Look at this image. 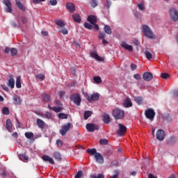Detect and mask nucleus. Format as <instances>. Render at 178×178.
Returning a JSON list of instances; mask_svg holds the SVG:
<instances>
[{
  "label": "nucleus",
  "mask_w": 178,
  "mask_h": 178,
  "mask_svg": "<svg viewBox=\"0 0 178 178\" xmlns=\"http://www.w3.org/2000/svg\"><path fill=\"white\" fill-rule=\"evenodd\" d=\"M112 115L115 120H120L124 118V111L120 108H115L113 110Z\"/></svg>",
  "instance_id": "nucleus-1"
},
{
  "label": "nucleus",
  "mask_w": 178,
  "mask_h": 178,
  "mask_svg": "<svg viewBox=\"0 0 178 178\" xmlns=\"http://www.w3.org/2000/svg\"><path fill=\"white\" fill-rule=\"evenodd\" d=\"M143 31L145 37L150 40H155V35H154V33H152V31H151L148 26L144 25L143 26Z\"/></svg>",
  "instance_id": "nucleus-2"
},
{
  "label": "nucleus",
  "mask_w": 178,
  "mask_h": 178,
  "mask_svg": "<svg viewBox=\"0 0 178 178\" xmlns=\"http://www.w3.org/2000/svg\"><path fill=\"white\" fill-rule=\"evenodd\" d=\"M83 95L88 99V102H92V101H98L99 99V95L98 93H94L90 96L88 93H83Z\"/></svg>",
  "instance_id": "nucleus-3"
},
{
  "label": "nucleus",
  "mask_w": 178,
  "mask_h": 178,
  "mask_svg": "<svg viewBox=\"0 0 178 178\" xmlns=\"http://www.w3.org/2000/svg\"><path fill=\"white\" fill-rule=\"evenodd\" d=\"M71 101L75 104V105H77V106H80V104H81V97H80V95L76 93L70 97Z\"/></svg>",
  "instance_id": "nucleus-4"
},
{
  "label": "nucleus",
  "mask_w": 178,
  "mask_h": 178,
  "mask_svg": "<svg viewBox=\"0 0 178 178\" xmlns=\"http://www.w3.org/2000/svg\"><path fill=\"white\" fill-rule=\"evenodd\" d=\"M170 16L172 22H177L178 20V11L175 8H170L169 10Z\"/></svg>",
  "instance_id": "nucleus-5"
},
{
  "label": "nucleus",
  "mask_w": 178,
  "mask_h": 178,
  "mask_svg": "<svg viewBox=\"0 0 178 178\" xmlns=\"http://www.w3.org/2000/svg\"><path fill=\"white\" fill-rule=\"evenodd\" d=\"M71 127L72 122L65 124L60 130V134H61V136H66V134L67 131H69V130H70Z\"/></svg>",
  "instance_id": "nucleus-6"
},
{
  "label": "nucleus",
  "mask_w": 178,
  "mask_h": 178,
  "mask_svg": "<svg viewBox=\"0 0 178 178\" xmlns=\"http://www.w3.org/2000/svg\"><path fill=\"white\" fill-rule=\"evenodd\" d=\"M145 115L147 119L152 122L154 120V118H155V111L151 108H149L145 111Z\"/></svg>",
  "instance_id": "nucleus-7"
},
{
  "label": "nucleus",
  "mask_w": 178,
  "mask_h": 178,
  "mask_svg": "<svg viewBox=\"0 0 178 178\" xmlns=\"http://www.w3.org/2000/svg\"><path fill=\"white\" fill-rule=\"evenodd\" d=\"M86 130L90 133H92L95 130H99V127L95 124L88 123L86 124Z\"/></svg>",
  "instance_id": "nucleus-8"
},
{
  "label": "nucleus",
  "mask_w": 178,
  "mask_h": 178,
  "mask_svg": "<svg viewBox=\"0 0 178 178\" xmlns=\"http://www.w3.org/2000/svg\"><path fill=\"white\" fill-rule=\"evenodd\" d=\"M118 127L119 129L117 131V134L121 136H124V134H126V131H127V128L122 124H118Z\"/></svg>",
  "instance_id": "nucleus-9"
},
{
  "label": "nucleus",
  "mask_w": 178,
  "mask_h": 178,
  "mask_svg": "<svg viewBox=\"0 0 178 178\" xmlns=\"http://www.w3.org/2000/svg\"><path fill=\"white\" fill-rule=\"evenodd\" d=\"M156 138L159 141H163L165 140V131L162 129H159L156 134Z\"/></svg>",
  "instance_id": "nucleus-10"
},
{
  "label": "nucleus",
  "mask_w": 178,
  "mask_h": 178,
  "mask_svg": "<svg viewBox=\"0 0 178 178\" xmlns=\"http://www.w3.org/2000/svg\"><path fill=\"white\" fill-rule=\"evenodd\" d=\"M66 9L70 13H74V12H76V6H74V3L72 2L67 3Z\"/></svg>",
  "instance_id": "nucleus-11"
},
{
  "label": "nucleus",
  "mask_w": 178,
  "mask_h": 178,
  "mask_svg": "<svg viewBox=\"0 0 178 178\" xmlns=\"http://www.w3.org/2000/svg\"><path fill=\"white\" fill-rule=\"evenodd\" d=\"M143 79L145 81H151L154 79V75L151 72H146L143 74Z\"/></svg>",
  "instance_id": "nucleus-12"
},
{
  "label": "nucleus",
  "mask_w": 178,
  "mask_h": 178,
  "mask_svg": "<svg viewBox=\"0 0 178 178\" xmlns=\"http://www.w3.org/2000/svg\"><path fill=\"white\" fill-rule=\"evenodd\" d=\"M3 3L7 6V8L6 9V12L8 13H12V3H10V1L9 0H3Z\"/></svg>",
  "instance_id": "nucleus-13"
},
{
  "label": "nucleus",
  "mask_w": 178,
  "mask_h": 178,
  "mask_svg": "<svg viewBox=\"0 0 178 178\" xmlns=\"http://www.w3.org/2000/svg\"><path fill=\"white\" fill-rule=\"evenodd\" d=\"M95 159L97 163H104V156H102V154H101V153H96V154L95 155Z\"/></svg>",
  "instance_id": "nucleus-14"
},
{
  "label": "nucleus",
  "mask_w": 178,
  "mask_h": 178,
  "mask_svg": "<svg viewBox=\"0 0 178 178\" xmlns=\"http://www.w3.org/2000/svg\"><path fill=\"white\" fill-rule=\"evenodd\" d=\"M42 159L44 161V162H49L51 165L55 164V161L53 158L49 157L48 155H44L42 156Z\"/></svg>",
  "instance_id": "nucleus-15"
},
{
  "label": "nucleus",
  "mask_w": 178,
  "mask_h": 178,
  "mask_svg": "<svg viewBox=\"0 0 178 178\" xmlns=\"http://www.w3.org/2000/svg\"><path fill=\"white\" fill-rule=\"evenodd\" d=\"M7 86L10 87V88H15V78H13V75L9 76V80L7 83Z\"/></svg>",
  "instance_id": "nucleus-16"
},
{
  "label": "nucleus",
  "mask_w": 178,
  "mask_h": 178,
  "mask_svg": "<svg viewBox=\"0 0 178 178\" xmlns=\"http://www.w3.org/2000/svg\"><path fill=\"white\" fill-rule=\"evenodd\" d=\"M121 47L129 51V52H133V47L131 45L127 44L126 42H122Z\"/></svg>",
  "instance_id": "nucleus-17"
},
{
  "label": "nucleus",
  "mask_w": 178,
  "mask_h": 178,
  "mask_svg": "<svg viewBox=\"0 0 178 178\" xmlns=\"http://www.w3.org/2000/svg\"><path fill=\"white\" fill-rule=\"evenodd\" d=\"M87 20L91 24H95L97 22V17L95 15H89L88 17Z\"/></svg>",
  "instance_id": "nucleus-18"
},
{
  "label": "nucleus",
  "mask_w": 178,
  "mask_h": 178,
  "mask_svg": "<svg viewBox=\"0 0 178 178\" xmlns=\"http://www.w3.org/2000/svg\"><path fill=\"white\" fill-rule=\"evenodd\" d=\"M15 3L17 8L20 9V10H22V12H26V7H24V5H23V3H20V0H15Z\"/></svg>",
  "instance_id": "nucleus-19"
},
{
  "label": "nucleus",
  "mask_w": 178,
  "mask_h": 178,
  "mask_svg": "<svg viewBox=\"0 0 178 178\" xmlns=\"http://www.w3.org/2000/svg\"><path fill=\"white\" fill-rule=\"evenodd\" d=\"M103 122L106 124H109V123H111V116L106 113H104L103 115Z\"/></svg>",
  "instance_id": "nucleus-20"
},
{
  "label": "nucleus",
  "mask_w": 178,
  "mask_h": 178,
  "mask_svg": "<svg viewBox=\"0 0 178 178\" xmlns=\"http://www.w3.org/2000/svg\"><path fill=\"white\" fill-rule=\"evenodd\" d=\"M36 122L40 129H44V127H45V122L42 121V120L38 118Z\"/></svg>",
  "instance_id": "nucleus-21"
},
{
  "label": "nucleus",
  "mask_w": 178,
  "mask_h": 178,
  "mask_svg": "<svg viewBox=\"0 0 178 178\" xmlns=\"http://www.w3.org/2000/svg\"><path fill=\"white\" fill-rule=\"evenodd\" d=\"M6 127L8 131H12V121H10V119L6 120Z\"/></svg>",
  "instance_id": "nucleus-22"
},
{
  "label": "nucleus",
  "mask_w": 178,
  "mask_h": 178,
  "mask_svg": "<svg viewBox=\"0 0 178 178\" xmlns=\"http://www.w3.org/2000/svg\"><path fill=\"white\" fill-rule=\"evenodd\" d=\"M124 106L125 108H130L131 106H133V103H131V100H130L129 98H127L124 100Z\"/></svg>",
  "instance_id": "nucleus-23"
},
{
  "label": "nucleus",
  "mask_w": 178,
  "mask_h": 178,
  "mask_svg": "<svg viewBox=\"0 0 178 178\" xmlns=\"http://www.w3.org/2000/svg\"><path fill=\"white\" fill-rule=\"evenodd\" d=\"M72 19L76 23H80L81 22V17L79 14H74L72 15Z\"/></svg>",
  "instance_id": "nucleus-24"
},
{
  "label": "nucleus",
  "mask_w": 178,
  "mask_h": 178,
  "mask_svg": "<svg viewBox=\"0 0 178 178\" xmlns=\"http://www.w3.org/2000/svg\"><path fill=\"white\" fill-rule=\"evenodd\" d=\"M13 101L15 105H20V104H22V99H20V96H14Z\"/></svg>",
  "instance_id": "nucleus-25"
},
{
  "label": "nucleus",
  "mask_w": 178,
  "mask_h": 178,
  "mask_svg": "<svg viewBox=\"0 0 178 178\" xmlns=\"http://www.w3.org/2000/svg\"><path fill=\"white\" fill-rule=\"evenodd\" d=\"M54 159H56V161L62 160V155L59 152H54Z\"/></svg>",
  "instance_id": "nucleus-26"
},
{
  "label": "nucleus",
  "mask_w": 178,
  "mask_h": 178,
  "mask_svg": "<svg viewBox=\"0 0 178 178\" xmlns=\"http://www.w3.org/2000/svg\"><path fill=\"white\" fill-rule=\"evenodd\" d=\"M86 152L90 154L91 156L97 155L98 152H97V149L93 148V149H87Z\"/></svg>",
  "instance_id": "nucleus-27"
},
{
  "label": "nucleus",
  "mask_w": 178,
  "mask_h": 178,
  "mask_svg": "<svg viewBox=\"0 0 178 178\" xmlns=\"http://www.w3.org/2000/svg\"><path fill=\"white\" fill-rule=\"evenodd\" d=\"M104 32L106 34H112V29L108 25H105L104 27Z\"/></svg>",
  "instance_id": "nucleus-28"
},
{
  "label": "nucleus",
  "mask_w": 178,
  "mask_h": 178,
  "mask_svg": "<svg viewBox=\"0 0 178 178\" xmlns=\"http://www.w3.org/2000/svg\"><path fill=\"white\" fill-rule=\"evenodd\" d=\"M177 141V139L175 137L171 136L170 140L168 141V144H169V145H173L174 144H176Z\"/></svg>",
  "instance_id": "nucleus-29"
},
{
  "label": "nucleus",
  "mask_w": 178,
  "mask_h": 178,
  "mask_svg": "<svg viewBox=\"0 0 178 178\" xmlns=\"http://www.w3.org/2000/svg\"><path fill=\"white\" fill-rule=\"evenodd\" d=\"M91 115H92V111H86L84 112V115H83L84 120H87V119H88V118L91 117Z\"/></svg>",
  "instance_id": "nucleus-30"
},
{
  "label": "nucleus",
  "mask_w": 178,
  "mask_h": 178,
  "mask_svg": "<svg viewBox=\"0 0 178 178\" xmlns=\"http://www.w3.org/2000/svg\"><path fill=\"white\" fill-rule=\"evenodd\" d=\"M55 24L58 26V27H65L66 26V24L63 22V21L57 19L55 21Z\"/></svg>",
  "instance_id": "nucleus-31"
},
{
  "label": "nucleus",
  "mask_w": 178,
  "mask_h": 178,
  "mask_svg": "<svg viewBox=\"0 0 178 178\" xmlns=\"http://www.w3.org/2000/svg\"><path fill=\"white\" fill-rule=\"evenodd\" d=\"M89 178H105V175L102 173H99L97 175L96 174H93L90 175Z\"/></svg>",
  "instance_id": "nucleus-32"
},
{
  "label": "nucleus",
  "mask_w": 178,
  "mask_h": 178,
  "mask_svg": "<svg viewBox=\"0 0 178 178\" xmlns=\"http://www.w3.org/2000/svg\"><path fill=\"white\" fill-rule=\"evenodd\" d=\"M42 97L43 98V101H44V102H49V101H51V96L49 95L42 94Z\"/></svg>",
  "instance_id": "nucleus-33"
},
{
  "label": "nucleus",
  "mask_w": 178,
  "mask_h": 178,
  "mask_svg": "<svg viewBox=\"0 0 178 178\" xmlns=\"http://www.w3.org/2000/svg\"><path fill=\"white\" fill-rule=\"evenodd\" d=\"M134 101L136 102V104H138V105H141L144 99L141 97H136L134 98Z\"/></svg>",
  "instance_id": "nucleus-34"
},
{
  "label": "nucleus",
  "mask_w": 178,
  "mask_h": 178,
  "mask_svg": "<svg viewBox=\"0 0 178 178\" xmlns=\"http://www.w3.org/2000/svg\"><path fill=\"white\" fill-rule=\"evenodd\" d=\"M90 56L94 59H96V60H102V58L97 53H91Z\"/></svg>",
  "instance_id": "nucleus-35"
},
{
  "label": "nucleus",
  "mask_w": 178,
  "mask_h": 178,
  "mask_svg": "<svg viewBox=\"0 0 178 178\" xmlns=\"http://www.w3.org/2000/svg\"><path fill=\"white\" fill-rule=\"evenodd\" d=\"M16 87L17 88H22V82L20 81V76H17L16 79Z\"/></svg>",
  "instance_id": "nucleus-36"
},
{
  "label": "nucleus",
  "mask_w": 178,
  "mask_h": 178,
  "mask_svg": "<svg viewBox=\"0 0 178 178\" xmlns=\"http://www.w3.org/2000/svg\"><path fill=\"white\" fill-rule=\"evenodd\" d=\"M83 26H84L85 29H88V30H92V29L94 27L92 25H91V24H90L88 22H85L83 24Z\"/></svg>",
  "instance_id": "nucleus-37"
},
{
  "label": "nucleus",
  "mask_w": 178,
  "mask_h": 178,
  "mask_svg": "<svg viewBox=\"0 0 178 178\" xmlns=\"http://www.w3.org/2000/svg\"><path fill=\"white\" fill-rule=\"evenodd\" d=\"M25 137H26L28 139H31L34 138V134L33 132H26L25 133Z\"/></svg>",
  "instance_id": "nucleus-38"
},
{
  "label": "nucleus",
  "mask_w": 178,
  "mask_h": 178,
  "mask_svg": "<svg viewBox=\"0 0 178 178\" xmlns=\"http://www.w3.org/2000/svg\"><path fill=\"white\" fill-rule=\"evenodd\" d=\"M53 111L56 112V113H59V112H62V111H63V108L62 106L53 107Z\"/></svg>",
  "instance_id": "nucleus-39"
},
{
  "label": "nucleus",
  "mask_w": 178,
  "mask_h": 178,
  "mask_svg": "<svg viewBox=\"0 0 178 178\" xmlns=\"http://www.w3.org/2000/svg\"><path fill=\"white\" fill-rule=\"evenodd\" d=\"M93 80L97 84H101V83H102V79L99 76H95Z\"/></svg>",
  "instance_id": "nucleus-40"
},
{
  "label": "nucleus",
  "mask_w": 178,
  "mask_h": 178,
  "mask_svg": "<svg viewBox=\"0 0 178 178\" xmlns=\"http://www.w3.org/2000/svg\"><path fill=\"white\" fill-rule=\"evenodd\" d=\"M58 116L59 119H67L68 115L66 113H58Z\"/></svg>",
  "instance_id": "nucleus-41"
},
{
  "label": "nucleus",
  "mask_w": 178,
  "mask_h": 178,
  "mask_svg": "<svg viewBox=\"0 0 178 178\" xmlns=\"http://www.w3.org/2000/svg\"><path fill=\"white\" fill-rule=\"evenodd\" d=\"M145 55L147 59H148L149 60L150 59H152V54H151V52H149V51H146L145 52Z\"/></svg>",
  "instance_id": "nucleus-42"
},
{
  "label": "nucleus",
  "mask_w": 178,
  "mask_h": 178,
  "mask_svg": "<svg viewBox=\"0 0 178 178\" xmlns=\"http://www.w3.org/2000/svg\"><path fill=\"white\" fill-rule=\"evenodd\" d=\"M2 113L3 115H9L10 112H9V108L8 107H3L2 108Z\"/></svg>",
  "instance_id": "nucleus-43"
},
{
  "label": "nucleus",
  "mask_w": 178,
  "mask_h": 178,
  "mask_svg": "<svg viewBox=\"0 0 178 178\" xmlns=\"http://www.w3.org/2000/svg\"><path fill=\"white\" fill-rule=\"evenodd\" d=\"M99 144L101 145H108V140L107 139H100Z\"/></svg>",
  "instance_id": "nucleus-44"
},
{
  "label": "nucleus",
  "mask_w": 178,
  "mask_h": 178,
  "mask_svg": "<svg viewBox=\"0 0 178 178\" xmlns=\"http://www.w3.org/2000/svg\"><path fill=\"white\" fill-rule=\"evenodd\" d=\"M106 37V34L104 32H100L99 35V40H105V38Z\"/></svg>",
  "instance_id": "nucleus-45"
},
{
  "label": "nucleus",
  "mask_w": 178,
  "mask_h": 178,
  "mask_svg": "<svg viewBox=\"0 0 178 178\" xmlns=\"http://www.w3.org/2000/svg\"><path fill=\"white\" fill-rule=\"evenodd\" d=\"M10 52H11L12 56H16V55H17V49H15V48L11 49Z\"/></svg>",
  "instance_id": "nucleus-46"
},
{
  "label": "nucleus",
  "mask_w": 178,
  "mask_h": 178,
  "mask_svg": "<svg viewBox=\"0 0 178 178\" xmlns=\"http://www.w3.org/2000/svg\"><path fill=\"white\" fill-rule=\"evenodd\" d=\"M90 5L92 8H95L98 6V2H97V0H92L90 2Z\"/></svg>",
  "instance_id": "nucleus-47"
},
{
  "label": "nucleus",
  "mask_w": 178,
  "mask_h": 178,
  "mask_svg": "<svg viewBox=\"0 0 178 178\" xmlns=\"http://www.w3.org/2000/svg\"><path fill=\"white\" fill-rule=\"evenodd\" d=\"M83 176V171L82 170H79L75 175L74 178H81Z\"/></svg>",
  "instance_id": "nucleus-48"
},
{
  "label": "nucleus",
  "mask_w": 178,
  "mask_h": 178,
  "mask_svg": "<svg viewBox=\"0 0 178 178\" xmlns=\"http://www.w3.org/2000/svg\"><path fill=\"white\" fill-rule=\"evenodd\" d=\"M36 79H40V81H44V79H45V76L42 74H38L36 76Z\"/></svg>",
  "instance_id": "nucleus-49"
},
{
  "label": "nucleus",
  "mask_w": 178,
  "mask_h": 178,
  "mask_svg": "<svg viewBox=\"0 0 178 178\" xmlns=\"http://www.w3.org/2000/svg\"><path fill=\"white\" fill-rule=\"evenodd\" d=\"M161 77L165 79V80H168V79H169V74L168 73H162Z\"/></svg>",
  "instance_id": "nucleus-50"
},
{
  "label": "nucleus",
  "mask_w": 178,
  "mask_h": 178,
  "mask_svg": "<svg viewBox=\"0 0 178 178\" xmlns=\"http://www.w3.org/2000/svg\"><path fill=\"white\" fill-rule=\"evenodd\" d=\"M49 3H50V5H51V6H56V5H58V1L49 0Z\"/></svg>",
  "instance_id": "nucleus-51"
},
{
  "label": "nucleus",
  "mask_w": 178,
  "mask_h": 178,
  "mask_svg": "<svg viewBox=\"0 0 178 178\" xmlns=\"http://www.w3.org/2000/svg\"><path fill=\"white\" fill-rule=\"evenodd\" d=\"M21 161H29V156H27L26 154H22Z\"/></svg>",
  "instance_id": "nucleus-52"
},
{
  "label": "nucleus",
  "mask_w": 178,
  "mask_h": 178,
  "mask_svg": "<svg viewBox=\"0 0 178 178\" xmlns=\"http://www.w3.org/2000/svg\"><path fill=\"white\" fill-rule=\"evenodd\" d=\"M60 33H62V34L66 35V34H69V31H67V29H60Z\"/></svg>",
  "instance_id": "nucleus-53"
},
{
  "label": "nucleus",
  "mask_w": 178,
  "mask_h": 178,
  "mask_svg": "<svg viewBox=\"0 0 178 178\" xmlns=\"http://www.w3.org/2000/svg\"><path fill=\"white\" fill-rule=\"evenodd\" d=\"M45 118L47 119H51V118H52V114L50 112L47 111L46 112Z\"/></svg>",
  "instance_id": "nucleus-54"
},
{
  "label": "nucleus",
  "mask_w": 178,
  "mask_h": 178,
  "mask_svg": "<svg viewBox=\"0 0 178 178\" xmlns=\"http://www.w3.org/2000/svg\"><path fill=\"white\" fill-rule=\"evenodd\" d=\"M21 21L24 24H26L29 22L27 18H26L25 17H21Z\"/></svg>",
  "instance_id": "nucleus-55"
},
{
  "label": "nucleus",
  "mask_w": 178,
  "mask_h": 178,
  "mask_svg": "<svg viewBox=\"0 0 178 178\" xmlns=\"http://www.w3.org/2000/svg\"><path fill=\"white\" fill-rule=\"evenodd\" d=\"M66 92L65 91H60L58 92V95L60 97V98H63V97H65Z\"/></svg>",
  "instance_id": "nucleus-56"
},
{
  "label": "nucleus",
  "mask_w": 178,
  "mask_h": 178,
  "mask_svg": "<svg viewBox=\"0 0 178 178\" xmlns=\"http://www.w3.org/2000/svg\"><path fill=\"white\" fill-rule=\"evenodd\" d=\"M138 8L140 10H144L145 9L143 3L138 4Z\"/></svg>",
  "instance_id": "nucleus-57"
},
{
  "label": "nucleus",
  "mask_w": 178,
  "mask_h": 178,
  "mask_svg": "<svg viewBox=\"0 0 178 178\" xmlns=\"http://www.w3.org/2000/svg\"><path fill=\"white\" fill-rule=\"evenodd\" d=\"M17 124H16V128L17 129H20V122L19 121V119L17 118H15Z\"/></svg>",
  "instance_id": "nucleus-58"
},
{
  "label": "nucleus",
  "mask_w": 178,
  "mask_h": 178,
  "mask_svg": "<svg viewBox=\"0 0 178 178\" xmlns=\"http://www.w3.org/2000/svg\"><path fill=\"white\" fill-rule=\"evenodd\" d=\"M111 5H112V3H111V1H109L108 0H107L106 1V6L107 8V9H109L111 8Z\"/></svg>",
  "instance_id": "nucleus-59"
},
{
  "label": "nucleus",
  "mask_w": 178,
  "mask_h": 178,
  "mask_svg": "<svg viewBox=\"0 0 178 178\" xmlns=\"http://www.w3.org/2000/svg\"><path fill=\"white\" fill-rule=\"evenodd\" d=\"M131 69L132 71L136 70V69H137V65L134 63L131 64Z\"/></svg>",
  "instance_id": "nucleus-60"
},
{
  "label": "nucleus",
  "mask_w": 178,
  "mask_h": 178,
  "mask_svg": "<svg viewBox=\"0 0 178 178\" xmlns=\"http://www.w3.org/2000/svg\"><path fill=\"white\" fill-rule=\"evenodd\" d=\"M56 144H57V145H63V141H62V140H60V139H58L57 140H56Z\"/></svg>",
  "instance_id": "nucleus-61"
},
{
  "label": "nucleus",
  "mask_w": 178,
  "mask_h": 178,
  "mask_svg": "<svg viewBox=\"0 0 178 178\" xmlns=\"http://www.w3.org/2000/svg\"><path fill=\"white\" fill-rule=\"evenodd\" d=\"M134 77L136 79V80H140L141 79V75L136 74L134 75Z\"/></svg>",
  "instance_id": "nucleus-62"
},
{
  "label": "nucleus",
  "mask_w": 178,
  "mask_h": 178,
  "mask_svg": "<svg viewBox=\"0 0 178 178\" xmlns=\"http://www.w3.org/2000/svg\"><path fill=\"white\" fill-rule=\"evenodd\" d=\"M56 105H58V106L62 107V103L59 100H56Z\"/></svg>",
  "instance_id": "nucleus-63"
},
{
  "label": "nucleus",
  "mask_w": 178,
  "mask_h": 178,
  "mask_svg": "<svg viewBox=\"0 0 178 178\" xmlns=\"http://www.w3.org/2000/svg\"><path fill=\"white\" fill-rule=\"evenodd\" d=\"M148 178H157V177L154 176V175L152 174H149Z\"/></svg>",
  "instance_id": "nucleus-64"
}]
</instances>
